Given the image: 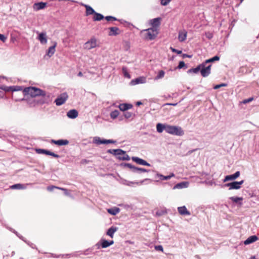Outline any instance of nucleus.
Masks as SVG:
<instances>
[{"label":"nucleus","mask_w":259,"mask_h":259,"mask_svg":"<svg viewBox=\"0 0 259 259\" xmlns=\"http://www.w3.org/2000/svg\"><path fill=\"white\" fill-rule=\"evenodd\" d=\"M142 103L141 102H140V101L137 102L136 103V105L137 106H140V105H142Z\"/></svg>","instance_id":"nucleus-63"},{"label":"nucleus","mask_w":259,"mask_h":259,"mask_svg":"<svg viewBox=\"0 0 259 259\" xmlns=\"http://www.w3.org/2000/svg\"><path fill=\"white\" fill-rule=\"evenodd\" d=\"M124 116L125 118L128 119L132 117V116H133V114L130 112L126 111L124 112Z\"/></svg>","instance_id":"nucleus-45"},{"label":"nucleus","mask_w":259,"mask_h":259,"mask_svg":"<svg viewBox=\"0 0 259 259\" xmlns=\"http://www.w3.org/2000/svg\"><path fill=\"white\" fill-rule=\"evenodd\" d=\"M2 89L4 91H5V92H7L12 91L11 86H10V87L4 86V87H2Z\"/></svg>","instance_id":"nucleus-49"},{"label":"nucleus","mask_w":259,"mask_h":259,"mask_svg":"<svg viewBox=\"0 0 259 259\" xmlns=\"http://www.w3.org/2000/svg\"><path fill=\"white\" fill-rule=\"evenodd\" d=\"M53 98L51 94L45 91L38 97L35 98L29 101V104L31 106H42L43 105H49L52 102Z\"/></svg>","instance_id":"nucleus-1"},{"label":"nucleus","mask_w":259,"mask_h":259,"mask_svg":"<svg viewBox=\"0 0 259 259\" xmlns=\"http://www.w3.org/2000/svg\"><path fill=\"white\" fill-rule=\"evenodd\" d=\"M161 18L158 17L151 19L149 21L150 25L152 27V28H155L156 29L160 25Z\"/></svg>","instance_id":"nucleus-11"},{"label":"nucleus","mask_w":259,"mask_h":259,"mask_svg":"<svg viewBox=\"0 0 259 259\" xmlns=\"http://www.w3.org/2000/svg\"><path fill=\"white\" fill-rule=\"evenodd\" d=\"M258 240V238L256 235H252L249 236L246 240L244 242L245 245H248Z\"/></svg>","instance_id":"nucleus-20"},{"label":"nucleus","mask_w":259,"mask_h":259,"mask_svg":"<svg viewBox=\"0 0 259 259\" xmlns=\"http://www.w3.org/2000/svg\"><path fill=\"white\" fill-rule=\"evenodd\" d=\"M104 16L101 14L97 13L95 12V13H94V16L93 17L94 21H100L102 20L104 18Z\"/></svg>","instance_id":"nucleus-34"},{"label":"nucleus","mask_w":259,"mask_h":259,"mask_svg":"<svg viewBox=\"0 0 259 259\" xmlns=\"http://www.w3.org/2000/svg\"><path fill=\"white\" fill-rule=\"evenodd\" d=\"M117 228L116 227L112 226L111 227L107 232V235L109 236L111 238L113 237L114 234L117 230Z\"/></svg>","instance_id":"nucleus-26"},{"label":"nucleus","mask_w":259,"mask_h":259,"mask_svg":"<svg viewBox=\"0 0 259 259\" xmlns=\"http://www.w3.org/2000/svg\"><path fill=\"white\" fill-rule=\"evenodd\" d=\"M253 98H249L247 99L244 100L243 101V103H249V102L252 101L253 100Z\"/></svg>","instance_id":"nucleus-58"},{"label":"nucleus","mask_w":259,"mask_h":259,"mask_svg":"<svg viewBox=\"0 0 259 259\" xmlns=\"http://www.w3.org/2000/svg\"><path fill=\"white\" fill-rule=\"evenodd\" d=\"M201 65H202L200 69L201 75L204 77L208 76L210 73L211 65L209 64L206 66L207 63H205V62L201 63Z\"/></svg>","instance_id":"nucleus-7"},{"label":"nucleus","mask_w":259,"mask_h":259,"mask_svg":"<svg viewBox=\"0 0 259 259\" xmlns=\"http://www.w3.org/2000/svg\"><path fill=\"white\" fill-rule=\"evenodd\" d=\"M165 72L163 70H160L158 72L157 75L156 76L155 79H159L164 77Z\"/></svg>","instance_id":"nucleus-43"},{"label":"nucleus","mask_w":259,"mask_h":259,"mask_svg":"<svg viewBox=\"0 0 259 259\" xmlns=\"http://www.w3.org/2000/svg\"><path fill=\"white\" fill-rule=\"evenodd\" d=\"M68 98V94L66 92H64L59 95L55 100V103L57 106H61L63 105Z\"/></svg>","instance_id":"nucleus-6"},{"label":"nucleus","mask_w":259,"mask_h":259,"mask_svg":"<svg viewBox=\"0 0 259 259\" xmlns=\"http://www.w3.org/2000/svg\"><path fill=\"white\" fill-rule=\"evenodd\" d=\"M107 152L113 154L119 160H129L130 159V156L126 153V152L120 149H108Z\"/></svg>","instance_id":"nucleus-2"},{"label":"nucleus","mask_w":259,"mask_h":259,"mask_svg":"<svg viewBox=\"0 0 259 259\" xmlns=\"http://www.w3.org/2000/svg\"><path fill=\"white\" fill-rule=\"evenodd\" d=\"M94 143L97 145H100L103 144H114L116 143V141L113 140L101 139L99 137H95L94 139Z\"/></svg>","instance_id":"nucleus-9"},{"label":"nucleus","mask_w":259,"mask_h":259,"mask_svg":"<svg viewBox=\"0 0 259 259\" xmlns=\"http://www.w3.org/2000/svg\"><path fill=\"white\" fill-rule=\"evenodd\" d=\"M145 81V78L144 77H140L139 78H137L134 80H132L131 81V83L133 85H135V84H139V83H144Z\"/></svg>","instance_id":"nucleus-29"},{"label":"nucleus","mask_w":259,"mask_h":259,"mask_svg":"<svg viewBox=\"0 0 259 259\" xmlns=\"http://www.w3.org/2000/svg\"><path fill=\"white\" fill-rule=\"evenodd\" d=\"M141 33L143 34L144 38L147 40H153L157 36L158 32L155 28H150L143 30Z\"/></svg>","instance_id":"nucleus-4"},{"label":"nucleus","mask_w":259,"mask_h":259,"mask_svg":"<svg viewBox=\"0 0 259 259\" xmlns=\"http://www.w3.org/2000/svg\"><path fill=\"white\" fill-rule=\"evenodd\" d=\"M132 159L139 164L142 165L150 166V164L145 160L138 157H132Z\"/></svg>","instance_id":"nucleus-14"},{"label":"nucleus","mask_w":259,"mask_h":259,"mask_svg":"<svg viewBox=\"0 0 259 259\" xmlns=\"http://www.w3.org/2000/svg\"><path fill=\"white\" fill-rule=\"evenodd\" d=\"M220 60V57H219L218 56H214L213 57L210 58V59H209L208 60H206L205 61V63H211V62H214L215 61H219Z\"/></svg>","instance_id":"nucleus-39"},{"label":"nucleus","mask_w":259,"mask_h":259,"mask_svg":"<svg viewBox=\"0 0 259 259\" xmlns=\"http://www.w3.org/2000/svg\"><path fill=\"white\" fill-rule=\"evenodd\" d=\"M46 5H47L46 3L39 2V3H35L33 5V8L34 10L38 11V10L44 9L46 7Z\"/></svg>","instance_id":"nucleus-18"},{"label":"nucleus","mask_w":259,"mask_h":259,"mask_svg":"<svg viewBox=\"0 0 259 259\" xmlns=\"http://www.w3.org/2000/svg\"><path fill=\"white\" fill-rule=\"evenodd\" d=\"M165 132L168 134L177 136H182L184 135V132L181 127L167 124L166 126Z\"/></svg>","instance_id":"nucleus-5"},{"label":"nucleus","mask_w":259,"mask_h":259,"mask_svg":"<svg viewBox=\"0 0 259 259\" xmlns=\"http://www.w3.org/2000/svg\"><path fill=\"white\" fill-rule=\"evenodd\" d=\"M148 171H149V170L146 169L145 168L136 167V168H134V172L137 173V174H141L142 172H148Z\"/></svg>","instance_id":"nucleus-37"},{"label":"nucleus","mask_w":259,"mask_h":259,"mask_svg":"<svg viewBox=\"0 0 259 259\" xmlns=\"http://www.w3.org/2000/svg\"><path fill=\"white\" fill-rule=\"evenodd\" d=\"M147 180H149V179H146L144 180L141 181L140 182H131L124 180L122 181V184L128 186H134V185L139 186L142 185L145 181Z\"/></svg>","instance_id":"nucleus-12"},{"label":"nucleus","mask_w":259,"mask_h":259,"mask_svg":"<svg viewBox=\"0 0 259 259\" xmlns=\"http://www.w3.org/2000/svg\"><path fill=\"white\" fill-rule=\"evenodd\" d=\"M7 39V37L4 35L0 34V40L3 42H5Z\"/></svg>","instance_id":"nucleus-55"},{"label":"nucleus","mask_w":259,"mask_h":259,"mask_svg":"<svg viewBox=\"0 0 259 259\" xmlns=\"http://www.w3.org/2000/svg\"><path fill=\"white\" fill-rule=\"evenodd\" d=\"M49 150L44 149H36V152L38 154H45L46 155L48 154Z\"/></svg>","instance_id":"nucleus-41"},{"label":"nucleus","mask_w":259,"mask_h":259,"mask_svg":"<svg viewBox=\"0 0 259 259\" xmlns=\"http://www.w3.org/2000/svg\"><path fill=\"white\" fill-rule=\"evenodd\" d=\"M100 243L102 247L104 248L112 245L114 243V241L113 240L108 241L105 239H102L100 240Z\"/></svg>","instance_id":"nucleus-23"},{"label":"nucleus","mask_w":259,"mask_h":259,"mask_svg":"<svg viewBox=\"0 0 259 259\" xmlns=\"http://www.w3.org/2000/svg\"><path fill=\"white\" fill-rule=\"evenodd\" d=\"M57 46V42H54V45L49 47L47 52V55H48L49 57H52L55 52V48Z\"/></svg>","instance_id":"nucleus-22"},{"label":"nucleus","mask_w":259,"mask_h":259,"mask_svg":"<svg viewBox=\"0 0 259 259\" xmlns=\"http://www.w3.org/2000/svg\"><path fill=\"white\" fill-rule=\"evenodd\" d=\"M82 5L86 9L85 13L87 16L94 14V13H95V10L90 6L84 4H82Z\"/></svg>","instance_id":"nucleus-27"},{"label":"nucleus","mask_w":259,"mask_h":259,"mask_svg":"<svg viewBox=\"0 0 259 259\" xmlns=\"http://www.w3.org/2000/svg\"><path fill=\"white\" fill-rule=\"evenodd\" d=\"M187 32L185 30H180L179 32L178 39L180 42H183L186 39Z\"/></svg>","instance_id":"nucleus-17"},{"label":"nucleus","mask_w":259,"mask_h":259,"mask_svg":"<svg viewBox=\"0 0 259 259\" xmlns=\"http://www.w3.org/2000/svg\"><path fill=\"white\" fill-rule=\"evenodd\" d=\"M172 0H160V4L162 6H166L169 4V3Z\"/></svg>","instance_id":"nucleus-46"},{"label":"nucleus","mask_w":259,"mask_h":259,"mask_svg":"<svg viewBox=\"0 0 259 259\" xmlns=\"http://www.w3.org/2000/svg\"><path fill=\"white\" fill-rule=\"evenodd\" d=\"M54 189H60V190H61L64 191H66V189L63 188H60V187H57V186H49V187H47V190L49 191H52Z\"/></svg>","instance_id":"nucleus-40"},{"label":"nucleus","mask_w":259,"mask_h":259,"mask_svg":"<svg viewBox=\"0 0 259 259\" xmlns=\"http://www.w3.org/2000/svg\"><path fill=\"white\" fill-rule=\"evenodd\" d=\"M78 113L75 109H71L67 112V116L71 119H74L78 116Z\"/></svg>","instance_id":"nucleus-16"},{"label":"nucleus","mask_w":259,"mask_h":259,"mask_svg":"<svg viewBox=\"0 0 259 259\" xmlns=\"http://www.w3.org/2000/svg\"><path fill=\"white\" fill-rule=\"evenodd\" d=\"M130 45L129 42L125 41V47H124L125 50H128L130 49Z\"/></svg>","instance_id":"nucleus-56"},{"label":"nucleus","mask_w":259,"mask_h":259,"mask_svg":"<svg viewBox=\"0 0 259 259\" xmlns=\"http://www.w3.org/2000/svg\"><path fill=\"white\" fill-rule=\"evenodd\" d=\"M44 90H42L40 89L29 87L27 88H25L23 90V95H29L32 97H38L41 94L44 93Z\"/></svg>","instance_id":"nucleus-3"},{"label":"nucleus","mask_w":259,"mask_h":259,"mask_svg":"<svg viewBox=\"0 0 259 259\" xmlns=\"http://www.w3.org/2000/svg\"><path fill=\"white\" fill-rule=\"evenodd\" d=\"M230 200H231L233 202L238 203L240 205H241L242 204V201L243 200L242 197H230L229 198Z\"/></svg>","instance_id":"nucleus-30"},{"label":"nucleus","mask_w":259,"mask_h":259,"mask_svg":"<svg viewBox=\"0 0 259 259\" xmlns=\"http://www.w3.org/2000/svg\"><path fill=\"white\" fill-rule=\"evenodd\" d=\"M52 143H53L57 145H66L69 143V142L67 140H52Z\"/></svg>","instance_id":"nucleus-28"},{"label":"nucleus","mask_w":259,"mask_h":259,"mask_svg":"<svg viewBox=\"0 0 259 259\" xmlns=\"http://www.w3.org/2000/svg\"><path fill=\"white\" fill-rule=\"evenodd\" d=\"M197 150V149H193V150H191V151H189L188 152V154H190L192 153V152H194V151H196Z\"/></svg>","instance_id":"nucleus-62"},{"label":"nucleus","mask_w":259,"mask_h":259,"mask_svg":"<svg viewBox=\"0 0 259 259\" xmlns=\"http://www.w3.org/2000/svg\"><path fill=\"white\" fill-rule=\"evenodd\" d=\"M185 66V62L184 61H180L179 63L178 68L179 69H181V68H183Z\"/></svg>","instance_id":"nucleus-53"},{"label":"nucleus","mask_w":259,"mask_h":259,"mask_svg":"<svg viewBox=\"0 0 259 259\" xmlns=\"http://www.w3.org/2000/svg\"><path fill=\"white\" fill-rule=\"evenodd\" d=\"M170 49L171 50V51L174 52V53H176L178 54H182V51H180V50H177L175 48H173L172 47H170Z\"/></svg>","instance_id":"nucleus-51"},{"label":"nucleus","mask_w":259,"mask_h":259,"mask_svg":"<svg viewBox=\"0 0 259 259\" xmlns=\"http://www.w3.org/2000/svg\"><path fill=\"white\" fill-rule=\"evenodd\" d=\"M97 46V39L95 37L92 38L84 44V48L91 50Z\"/></svg>","instance_id":"nucleus-10"},{"label":"nucleus","mask_w":259,"mask_h":259,"mask_svg":"<svg viewBox=\"0 0 259 259\" xmlns=\"http://www.w3.org/2000/svg\"><path fill=\"white\" fill-rule=\"evenodd\" d=\"M244 181L242 180L239 182L234 181L231 183H228L224 185L225 187H228L229 190H238L241 188V185L243 183Z\"/></svg>","instance_id":"nucleus-8"},{"label":"nucleus","mask_w":259,"mask_h":259,"mask_svg":"<svg viewBox=\"0 0 259 259\" xmlns=\"http://www.w3.org/2000/svg\"><path fill=\"white\" fill-rule=\"evenodd\" d=\"M133 107V105L131 104L123 103L119 105V108L121 111H125Z\"/></svg>","instance_id":"nucleus-24"},{"label":"nucleus","mask_w":259,"mask_h":259,"mask_svg":"<svg viewBox=\"0 0 259 259\" xmlns=\"http://www.w3.org/2000/svg\"><path fill=\"white\" fill-rule=\"evenodd\" d=\"M166 124H163L160 123H158L156 125V130L157 132L162 133L164 130L166 131Z\"/></svg>","instance_id":"nucleus-31"},{"label":"nucleus","mask_w":259,"mask_h":259,"mask_svg":"<svg viewBox=\"0 0 259 259\" xmlns=\"http://www.w3.org/2000/svg\"><path fill=\"white\" fill-rule=\"evenodd\" d=\"M12 98H13V99H14L16 101H22V100H23V99H24L23 98H22V99L15 98L14 95L13 94H12Z\"/></svg>","instance_id":"nucleus-60"},{"label":"nucleus","mask_w":259,"mask_h":259,"mask_svg":"<svg viewBox=\"0 0 259 259\" xmlns=\"http://www.w3.org/2000/svg\"><path fill=\"white\" fill-rule=\"evenodd\" d=\"M182 57L183 58H191L192 57V55H188V54H183L182 55Z\"/></svg>","instance_id":"nucleus-57"},{"label":"nucleus","mask_w":259,"mask_h":259,"mask_svg":"<svg viewBox=\"0 0 259 259\" xmlns=\"http://www.w3.org/2000/svg\"><path fill=\"white\" fill-rule=\"evenodd\" d=\"M109 32L108 35L109 36H116L119 34L120 31L118 27H112L109 28Z\"/></svg>","instance_id":"nucleus-19"},{"label":"nucleus","mask_w":259,"mask_h":259,"mask_svg":"<svg viewBox=\"0 0 259 259\" xmlns=\"http://www.w3.org/2000/svg\"><path fill=\"white\" fill-rule=\"evenodd\" d=\"M64 193L66 195H68V192H67V190L66 189V191H64Z\"/></svg>","instance_id":"nucleus-64"},{"label":"nucleus","mask_w":259,"mask_h":259,"mask_svg":"<svg viewBox=\"0 0 259 259\" xmlns=\"http://www.w3.org/2000/svg\"><path fill=\"white\" fill-rule=\"evenodd\" d=\"M37 39L39 40L40 42L42 44H46L47 42V37L46 32H41L38 34Z\"/></svg>","instance_id":"nucleus-15"},{"label":"nucleus","mask_w":259,"mask_h":259,"mask_svg":"<svg viewBox=\"0 0 259 259\" xmlns=\"http://www.w3.org/2000/svg\"><path fill=\"white\" fill-rule=\"evenodd\" d=\"M240 171H237L235 174L230 175H227L225 177L223 180V182H226L229 181L234 180L237 179L240 176Z\"/></svg>","instance_id":"nucleus-13"},{"label":"nucleus","mask_w":259,"mask_h":259,"mask_svg":"<svg viewBox=\"0 0 259 259\" xmlns=\"http://www.w3.org/2000/svg\"><path fill=\"white\" fill-rule=\"evenodd\" d=\"M105 19L108 21H116L117 20V19L113 17V16H106L105 17Z\"/></svg>","instance_id":"nucleus-48"},{"label":"nucleus","mask_w":259,"mask_h":259,"mask_svg":"<svg viewBox=\"0 0 259 259\" xmlns=\"http://www.w3.org/2000/svg\"><path fill=\"white\" fill-rule=\"evenodd\" d=\"M188 186V183L186 182H181L178 183L176 184L174 187V189H182L184 188H186Z\"/></svg>","instance_id":"nucleus-33"},{"label":"nucleus","mask_w":259,"mask_h":259,"mask_svg":"<svg viewBox=\"0 0 259 259\" xmlns=\"http://www.w3.org/2000/svg\"><path fill=\"white\" fill-rule=\"evenodd\" d=\"M227 85V84L226 83H221V84H217V85H215L213 87V89L215 90H217V89L220 88L221 87H226Z\"/></svg>","instance_id":"nucleus-50"},{"label":"nucleus","mask_w":259,"mask_h":259,"mask_svg":"<svg viewBox=\"0 0 259 259\" xmlns=\"http://www.w3.org/2000/svg\"><path fill=\"white\" fill-rule=\"evenodd\" d=\"M12 88V92H16V91H23V88L21 86H11Z\"/></svg>","instance_id":"nucleus-42"},{"label":"nucleus","mask_w":259,"mask_h":259,"mask_svg":"<svg viewBox=\"0 0 259 259\" xmlns=\"http://www.w3.org/2000/svg\"><path fill=\"white\" fill-rule=\"evenodd\" d=\"M122 72L124 74V76L125 77L130 78V75L128 74V73L127 72L126 68V67H122Z\"/></svg>","instance_id":"nucleus-47"},{"label":"nucleus","mask_w":259,"mask_h":259,"mask_svg":"<svg viewBox=\"0 0 259 259\" xmlns=\"http://www.w3.org/2000/svg\"><path fill=\"white\" fill-rule=\"evenodd\" d=\"M11 188L13 189H25L26 187L24 185L21 184H17L11 186Z\"/></svg>","instance_id":"nucleus-36"},{"label":"nucleus","mask_w":259,"mask_h":259,"mask_svg":"<svg viewBox=\"0 0 259 259\" xmlns=\"http://www.w3.org/2000/svg\"><path fill=\"white\" fill-rule=\"evenodd\" d=\"M124 165L125 167H127L129 168L131 170V171L134 172V168H136V166L133 165L132 164H131L130 163H124Z\"/></svg>","instance_id":"nucleus-44"},{"label":"nucleus","mask_w":259,"mask_h":259,"mask_svg":"<svg viewBox=\"0 0 259 259\" xmlns=\"http://www.w3.org/2000/svg\"><path fill=\"white\" fill-rule=\"evenodd\" d=\"M77 76H79V77H81L83 76V74L81 72H79L77 74Z\"/></svg>","instance_id":"nucleus-61"},{"label":"nucleus","mask_w":259,"mask_h":259,"mask_svg":"<svg viewBox=\"0 0 259 259\" xmlns=\"http://www.w3.org/2000/svg\"><path fill=\"white\" fill-rule=\"evenodd\" d=\"M177 104H178L177 103H166L164 104V105H170V106H176L177 105Z\"/></svg>","instance_id":"nucleus-59"},{"label":"nucleus","mask_w":259,"mask_h":259,"mask_svg":"<svg viewBox=\"0 0 259 259\" xmlns=\"http://www.w3.org/2000/svg\"><path fill=\"white\" fill-rule=\"evenodd\" d=\"M202 66V65L199 64L196 68H191L188 70L189 72H193L194 73H197L199 71L200 72L201 67Z\"/></svg>","instance_id":"nucleus-35"},{"label":"nucleus","mask_w":259,"mask_h":259,"mask_svg":"<svg viewBox=\"0 0 259 259\" xmlns=\"http://www.w3.org/2000/svg\"><path fill=\"white\" fill-rule=\"evenodd\" d=\"M174 176H175V175L173 173H171L170 175L167 176H164L161 174H158V173L156 174V177L157 178H159V179L161 181L168 180L170 179L171 178L174 177Z\"/></svg>","instance_id":"nucleus-25"},{"label":"nucleus","mask_w":259,"mask_h":259,"mask_svg":"<svg viewBox=\"0 0 259 259\" xmlns=\"http://www.w3.org/2000/svg\"><path fill=\"white\" fill-rule=\"evenodd\" d=\"M107 211L110 214L115 215L119 212L120 209L118 207H114L113 208L108 209Z\"/></svg>","instance_id":"nucleus-32"},{"label":"nucleus","mask_w":259,"mask_h":259,"mask_svg":"<svg viewBox=\"0 0 259 259\" xmlns=\"http://www.w3.org/2000/svg\"><path fill=\"white\" fill-rule=\"evenodd\" d=\"M48 155H51V156H53L54 157H55V158H59L60 157V156L58 154H56L55 153H54V152H52L51 151H49V153H48Z\"/></svg>","instance_id":"nucleus-52"},{"label":"nucleus","mask_w":259,"mask_h":259,"mask_svg":"<svg viewBox=\"0 0 259 259\" xmlns=\"http://www.w3.org/2000/svg\"><path fill=\"white\" fill-rule=\"evenodd\" d=\"M155 249L157 251H163V247L161 245L155 246Z\"/></svg>","instance_id":"nucleus-54"},{"label":"nucleus","mask_w":259,"mask_h":259,"mask_svg":"<svg viewBox=\"0 0 259 259\" xmlns=\"http://www.w3.org/2000/svg\"><path fill=\"white\" fill-rule=\"evenodd\" d=\"M119 113V112L118 110H115L110 113V117L111 118H112L113 119H115L118 117Z\"/></svg>","instance_id":"nucleus-38"},{"label":"nucleus","mask_w":259,"mask_h":259,"mask_svg":"<svg viewBox=\"0 0 259 259\" xmlns=\"http://www.w3.org/2000/svg\"><path fill=\"white\" fill-rule=\"evenodd\" d=\"M179 213L183 215H190V212L187 209L185 206L179 207L178 208Z\"/></svg>","instance_id":"nucleus-21"}]
</instances>
